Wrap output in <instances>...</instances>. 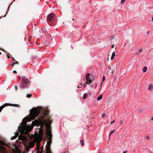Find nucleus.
<instances>
[{
	"mask_svg": "<svg viewBox=\"0 0 153 153\" xmlns=\"http://www.w3.org/2000/svg\"><path fill=\"white\" fill-rule=\"evenodd\" d=\"M30 111V116L33 120H34L36 117L39 116L42 120L46 115V114L43 113H42V114H43V115H41L40 116V111L36 107L33 108Z\"/></svg>",
	"mask_w": 153,
	"mask_h": 153,
	"instance_id": "2",
	"label": "nucleus"
},
{
	"mask_svg": "<svg viewBox=\"0 0 153 153\" xmlns=\"http://www.w3.org/2000/svg\"><path fill=\"white\" fill-rule=\"evenodd\" d=\"M126 1V0H121V3H123L124 2Z\"/></svg>",
	"mask_w": 153,
	"mask_h": 153,
	"instance_id": "32",
	"label": "nucleus"
},
{
	"mask_svg": "<svg viewBox=\"0 0 153 153\" xmlns=\"http://www.w3.org/2000/svg\"><path fill=\"white\" fill-rule=\"evenodd\" d=\"M4 51L7 54V58H9L10 57V56L9 55V54H8V53L7 52V51H6L4 50V51Z\"/></svg>",
	"mask_w": 153,
	"mask_h": 153,
	"instance_id": "16",
	"label": "nucleus"
},
{
	"mask_svg": "<svg viewBox=\"0 0 153 153\" xmlns=\"http://www.w3.org/2000/svg\"><path fill=\"white\" fill-rule=\"evenodd\" d=\"M11 58L12 59V60L13 61H15V60L13 57H11Z\"/></svg>",
	"mask_w": 153,
	"mask_h": 153,
	"instance_id": "35",
	"label": "nucleus"
},
{
	"mask_svg": "<svg viewBox=\"0 0 153 153\" xmlns=\"http://www.w3.org/2000/svg\"><path fill=\"white\" fill-rule=\"evenodd\" d=\"M145 138H146L147 140H148L150 139V136H148L147 137H145Z\"/></svg>",
	"mask_w": 153,
	"mask_h": 153,
	"instance_id": "23",
	"label": "nucleus"
},
{
	"mask_svg": "<svg viewBox=\"0 0 153 153\" xmlns=\"http://www.w3.org/2000/svg\"><path fill=\"white\" fill-rule=\"evenodd\" d=\"M95 79V78H93L92 79V80L93 81L94 79Z\"/></svg>",
	"mask_w": 153,
	"mask_h": 153,
	"instance_id": "42",
	"label": "nucleus"
},
{
	"mask_svg": "<svg viewBox=\"0 0 153 153\" xmlns=\"http://www.w3.org/2000/svg\"><path fill=\"white\" fill-rule=\"evenodd\" d=\"M88 96V94L87 93L84 94L83 96V99H85Z\"/></svg>",
	"mask_w": 153,
	"mask_h": 153,
	"instance_id": "15",
	"label": "nucleus"
},
{
	"mask_svg": "<svg viewBox=\"0 0 153 153\" xmlns=\"http://www.w3.org/2000/svg\"><path fill=\"white\" fill-rule=\"evenodd\" d=\"M8 54H9V55H11V56H12V55H11L9 53H8Z\"/></svg>",
	"mask_w": 153,
	"mask_h": 153,
	"instance_id": "45",
	"label": "nucleus"
},
{
	"mask_svg": "<svg viewBox=\"0 0 153 153\" xmlns=\"http://www.w3.org/2000/svg\"><path fill=\"white\" fill-rule=\"evenodd\" d=\"M115 131H112L110 132L109 134V136H111L114 132H115Z\"/></svg>",
	"mask_w": 153,
	"mask_h": 153,
	"instance_id": "19",
	"label": "nucleus"
},
{
	"mask_svg": "<svg viewBox=\"0 0 153 153\" xmlns=\"http://www.w3.org/2000/svg\"><path fill=\"white\" fill-rule=\"evenodd\" d=\"M139 51L140 52H141L142 51V49H140V50H139Z\"/></svg>",
	"mask_w": 153,
	"mask_h": 153,
	"instance_id": "37",
	"label": "nucleus"
},
{
	"mask_svg": "<svg viewBox=\"0 0 153 153\" xmlns=\"http://www.w3.org/2000/svg\"><path fill=\"white\" fill-rule=\"evenodd\" d=\"M50 145H47L46 146V150L47 153H51V147Z\"/></svg>",
	"mask_w": 153,
	"mask_h": 153,
	"instance_id": "8",
	"label": "nucleus"
},
{
	"mask_svg": "<svg viewBox=\"0 0 153 153\" xmlns=\"http://www.w3.org/2000/svg\"><path fill=\"white\" fill-rule=\"evenodd\" d=\"M105 76H103V77H102V82L101 84V85H102V83L105 80Z\"/></svg>",
	"mask_w": 153,
	"mask_h": 153,
	"instance_id": "20",
	"label": "nucleus"
},
{
	"mask_svg": "<svg viewBox=\"0 0 153 153\" xmlns=\"http://www.w3.org/2000/svg\"><path fill=\"white\" fill-rule=\"evenodd\" d=\"M80 144L82 146H83L84 145V142L83 140L82 139L80 141Z\"/></svg>",
	"mask_w": 153,
	"mask_h": 153,
	"instance_id": "18",
	"label": "nucleus"
},
{
	"mask_svg": "<svg viewBox=\"0 0 153 153\" xmlns=\"http://www.w3.org/2000/svg\"><path fill=\"white\" fill-rule=\"evenodd\" d=\"M105 113H103L102 114V117H103V118H104L105 117Z\"/></svg>",
	"mask_w": 153,
	"mask_h": 153,
	"instance_id": "27",
	"label": "nucleus"
},
{
	"mask_svg": "<svg viewBox=\"0 0 153 153\" xmlns=\"http://www.w3.org/2000/svg\"><path fill=\"white\" fill-rule=\"evenodd\" d=\"M111 48H114V45H111Z\"/></svg>",
	"mask_w": 153,
	"mask_h": 153,
	"instance_id": "39",
	"label": "nucleus"
},
{
	"mask_svg": "<svg viewBox=\"0 0 153 153\" xmlns=\"http://www.w3.org/2000/svg\"><path fill=\"white\" fill-rule=\"evenodd\" d=\"M147 67L145 66L144 67L143 69V71L144 72H145L147 71Z\"/></svg>",
	"mask_w": 153,
	"mask_h": 153,
	"instance_id": "17",
	"label": "nucleus"
},
{
	"mask_svg": "<svg viewBox=\"0 0 153 153\" xmlns=\"http://www.w3.org/2000/svg\"><path fill=\"white\" fill-rule=\"evenodd\" d=\"M6 14H5V15L3 16V17H5V16H6Z\"/></svg>",
	"mask_w": 153,
	"mask_h": 153,
	"instance_id": "44",
	"label": "nucleus"
},
{
	"mask_svg": "<svg viewBox=\"0 0 153 153\" xmlns=\"http://www.w3.org/2000/svg\"><path fill=\"white\" fill-rule=\"evenodd\" d=\"M95 88H96L97 86V83H95Z\"/></svg>",
	"mask_w": 153,
	"mask_h": 153,
	"instance_id": "41",
	"label": "nucleus"
},
{
	"mask_svg": "<svg viewBox=\"0 0 153 153\" xmlns=\"http://www.w3.org/2000/svg\"><path fill=\"white\" fill-rule=\"evenodd\" d=\"M74 20V19H72V20Z\"/></svg>",
	"mask_w": 153,
	"mask_h": 153,
	"instance_id": "48",
	"label": "nucleus"
},
{
	"mask_svg": "<svg viewBox=\"0 0 153 153\" xmlns=\"http://www.w3.org/2000/svg\"><path fill=\"white\" fill-rule=\"evenodd\" d=\"M22 123L23 125L19 126L18 127L19 132L15 133V135L11 137V140H13L16 139L18 136L19 138L21 136H22L23 135L28 134L31 132L33 128V126L27 125V122L26 121L21 123V125Z\"/></svg>",
	"mask_w": 153,
	"mask_h": 153,
	"instance_id": "1",
	"label": "nucleus"
},
{
	"mask_svg": "<svg viewBox=\"0 0 153 153\" xmlns=\"http://www.w3.org/2000/svg\"><path fill=\"white\" fill-rule=\"evenodd\" d=\"M31 96V94H27L26 95V97L28 98H30Z\"/></svg>",
	"mask_w": 153,
	"mask_h": 153,
	"instance_id": "21",
	"label": "nucleus"
},
{
	"mask_svg": "<svg viewBox=\"0 0 153 153\" xmlns=\"http://www.w3.org/2000/svg\"><path fill=\"white\" fill-rule=\"evenodd\" d=\"M7 104H8L7 105H9V106H15V107H19V105L18 104H10L9 103H7Z\"/></svg>",
	"mask_w": 153,
	"mask_h": 153,
	"instance_id": "9",
	"label": "nucleus"
},
{
	"mask_svg": "<svg viewBox=\"0 0 153 153\" xmlns=\"http://www.w3.org/2000/svg\"><path fill=\"white\" fill-rule=\"evenodd\" d=\"M152 21H153V17H152Z\"/></svg>",
	"mask_w": 153,
	"mask_h": 153,
	"instance_id": "46",
	"label": "nucleus"
},
{
	"mask_svg": "<svg viewBox=\"0 0 153 153\" xmlns=\"http://www.w3.org/2000/svg\"><path fill=\"white\" fill-rule=\"evenodd\" d=\"M88 84V82H86L84 84V87H86L87 85Z\"/></svg>",
	"mask_w": 153,
	"mask_h": 153,
	"instance_id": "22",
	"label": "nucleus"
},
{
	"mask_svg": "<svg viewBox=\"0 0 153 153\" xmlns=\"http://www.w3.org/2000/svg\"><path fill=\"white\" fill-rule=\"evenodd\" d=\"M43 28H42V30H43Z\"/></svg>",
	"mask_w": 153,
	"mask_h": 153,
	"instance_id": "49",
	"label": "nucleus"
},
{
	"mask_svg": "<svg viewBox=\"0 0 153 153\" xmlns=\"http://www.w3.org/2000/svg\"><path fill=\"white\" fill-rule=\"evenodd\" d=\"M8 104H7V103H6L5 104L3 105H2L0 107V112H1V110L2 109L5 107L7 106V105Z\"/></svg>",
	"mask_w": 153,
	"mask_h": 153,
	"instance_id": "11",
	"label": "nucleus"
},
{
	"mask_svg": "<svg viewBox=\"0 0 153 153\" xmlns=\"http://www.w3.org/2000/svg\"><path fill=\"white\" fill-rule=\"evenodd\" d=\"M15 62H14L15 63V64H19V62L17 61H15Z\"/></svg>",
	"mask_w": 153,
	"mask_h": 153,
	"instance_id": "31",
	"label": "nucleus"
},
{
	"mask_svg": "<svg viewBox=\"0 0 153 153\" xmlns=\"http://www.w3.org/2000/svg\"><path fill=\"white\" fill-rule=\"evenodd\" d=\"M35 119V120L33 121L32 123L33 124L34 126H36L37 125H39L40 123H42L43 122L42 119H40L39 120H36Z\"/></svg>",
	"mask_w": 153,
	"mask_h": 153,
	"instance_id": "6",
	"label": "nucleus"
},
{
	"mask_svg": "<svg viewBox=\"0 0 153 153\" xmlns=\"http://www.w3.org/2000/svg\"><path fill=\"white\" fill-rule=\"evenodd\" d=\"M39 134H40V135L41 136H42L43 134V129L42 128H40L39 129Z\"/></svg>",
	"mask_w": 153,
	"mask_h": 153,
	"instance_id": "10",
	"label": "nucleus"
},
{
	"mask_svg": "<svg viewBox=\"0 0 153 153\" xmlns=\"http://www.w3.org/2000/svg\"><path fill=\"white\" fill-rule=\"evenodd\" d=\"M43 149H42L41 152H38L37 153H43Z\"/></svg>",
	"mask_w": 153,
	"mask_h": 153,
	"instance_id": "33",
	"label": "nucleus"
},
{
	"mask_svg": "<svg viewBox=\"0 0 153 153\" xmlns=\"http://www.w3.org/2000/svg\"><path fill=\"white\" fill-rule=\"evenodd\" d=\"M31 82L29 81L26 77L22 76L21 81V83L19 84V88L22 90L28 88L27 85L30 83Z\"/></svg>",
	"mask_w": 153,
	"mask_h": 153,
	"instance_id": "3",
	"label": "nucleus"
},
{
	"mask_svg": "<svg viewBox=\"0 0 153 153\" xmlns=\"http://www.w3.org/2000/svg\"><path fill=\"white\" fill-rule=\"evenodd\" d=\"M153 88V85L152 84H150L149 85L148 89L149 90H152Z\"/></svg>",
	"mask_w": 153,
	"mask_h": 153,
	"instance_id": "12",
	"label": "nucleus"
},
{
	"mask_svg": "<svg viewBox=\"0 0 153 153\" xmlns=\"http://www.w3.org/2000/svg\"><path fill=\"white\" fill-rule=\"evenodd\" d=\"M30 145L31 147H33L34 146V144L33 143H30Z\"/></svg>",
	"mask_w": 153,
	"mask_h": 153,
	"instance_id": "28",
	"label": "nucleus"
},
{
	"mask_svg": "<svg viewBox=\"0 0 153 153\" xmlns=\"http://www.w3.org/2000/svg\"><path fill=\"white\" fill-rule=\"evenodd\" d=\"M15 64V63H14V62H12V67H13L14 66V65Z\"/></svg>",
	"mask_w": 153,
	"mask_h": 153,
	"instance_id": "34",
	"label": "nucleus"
},
{
	"mask_svg": "<svg viewBox=\"0 0 153 153\" xmlns=\"http://www.w3.org/2000/svg\"><path fill=\"white\" fill-rule=\"evenodd\" d=\"M90 74L89 73H88L86 75L85 78L86 80V82H88V84H90L92 82V80L90 78L89 76Z\"/></svg>",
	"mask_w": 153,
	"mask_h": 153,
	"instance_id": "7",
	"label": "nucleus"
},
{
	"mask_svg": "<svg viewBox=\"0 0 153 153\" xmlns=\"http://www.w3.org/2000/svg\"><path fill=\"white\" fill-rule=\"evenodd\" d=\"M88 94L89 95H90L91 94V92L90 91H89L88 92Z\"/></svg>",
	"mask_w": 153,
	"mask_h": 153,
	"instance_id": "29",
	"label": "nucleus"
},
{
	"mask_svg": "<svg viewBox=\"0 0 153 153\" xmlns=\"http://www.w3.org/2000/svg\"><path fill=\"white\" fill-rule=\"evenodd\" d=\"M115 122V120H113L110 123V124H113V123H114V122Z\"/></svg>",
	"mask_w": 153,
	"mask_h": 153,
	"instance_id": "30",
	"label": "nucleus"
},
{
	"mask_svg": "<svg viewBox=\"0 0 153 153\" xmlns=\"http://www.w3.org/2000/svg\"><path fill=\"white\" fill-rule=\"evenodd\" d=\"M127 153V151H125L123 152V153Z\"/></svg>",
	"mask_w": 153,
	"mask_h": 153,
	"instance_id": "40",
	"label": "nucleus"
},
{
	"mask_svg": "<svg viewBox=\"0 0 153 153\" xmlns=\"http://www.w3.org/2000/svg\"><path fill=\"white\" fill-rule=\"evenodd\" d=\"M51 140H49V141L47 142V145H50L51 146Z\"/></svg>",
	"mask_w": 153,
	"mask_h": 153,
	"instance_id": "24",
	"label": "nucleus"
},
{
	"mask_svg": "<svg viewBox=\"0 0 153 153\" xmlns=\"http://www.w3.org/2000/svg\"><path fill=\"white\" fill-rule=\"evenodd\" d=\"M13 72L14 73H15V74L17 73V72H16V71H13Z\"/></svg>",
	"mask_w": 153,
	"mask_h": 153,
	"instance_id": "36",
	"label": "nucleus"
},
{
	"mask_svg": "<svg viewBox=\"0 0 153 153\" xmlns=\"http://www.w3.org/2000/svg\"><path fill=\"white\" fill-rule=\"evenodd\" d=\"M149 33V31H148L147 33V34H148Z\"/></svg>",
	"mask_w": 153,
	"mask_h": 153,
	"instance_id": "43",
	"label": "nucleus"
},
{
	"mask_svg": "<svg viewBox=\"0 0 153 153\" xmlns=\"http://www.w3.org/2000/svg\"><path fill=\"white\" fill-rule=\"evenodd\" d=\"M51 123H50V124H48V131L47 133V135L48 136H49V138H51V137L52 136V135L51 131V130L50 128V126Z\"/></svg>",
	"mask_w": 153,
	"mask_h": 153,
	"instance_id": "5",
	"label": "nucleus"
},
{
	"mask_svg": "<svg viewBox=\"0 0 153 153\" xmlns=\"http://www.w3.org/2000/svg\"><path fill=\"white\" fill-rule=\"evenodd\" d=\"M123 122V120H120V124L122 125Z\"/></svg>",
	"mask_w": 153,
	"mask_h": 153,
	"instance_id": "25",
	"label": "nucleus"
},
{
	"mask_svg": "<svg viewBox=\"0 0 153 153\" xmlns=\"http://www.w3.org/2000/svg\"><path fill=\"white\" fill-rule=\"evenodd\" d=\"M15 88L16 90V91L18 89L17 87L15 86Z\"/></svg>",
	"mask_w": 153,
	"mask_h": 153,
	"instance_id": "38",
	"label": "nucleus"
},
{
	"mask_svg": "<svg viewBox=\"0 0 153 153\" xmlns=\"http://www.w3.org/2000/svg\"><path fill=\"white\" fill-rule=\"evenodd\" d=\"M37 149L39 151L41 150V148L39 146H38L37 147Z\"/></svg>",
	"mask_w": 153,
	"mask_h": 153,
	"instance_id": "26",
	"label": "nucleus"
},
{
	"mask_svg": "<svg viewBox=\"0 0 153 153\" xmlns=\"http://www.w3.org/2000/svg\"><path fill=\"white\" fill-rule=\"evenodd\" d=\"M56 18V16L54 13H51L49 14L47 18V21L48 24L49 25L51 24V23L49 22H51L52 20L54 22V23H56V22L55 21Z\"/></svg>",
	"mask_w": 153,
	"mask_h": 153,
	"instance_id": "4",
	"label": "nucleus"
},
{
	"mask_svg": "<svg viewBox=\"0 0 153 153\" xmlns=\"http://www.w3.org/2000/svg\"><path fill=\"white\" fill-rule=\"evenodd\" d=\"M115 56V52L114 51L112 53V56L111 57V60H112L114 59Z\"/></svg>",
	"mask_w": 153,
	"mask_h": 153,
	"instance_id": "13",
	"label": "nucleus"
},
{
	"mask_svg": "<svg viewBox=\"0 0 153 153\" xmlns=\"http://www.w3.org/2000/svg\"><path fill=\"white\" fill-rule=\"evenodd\" d=\"M1 54V53L0 52V55Z\"/></svg>",
	"mask_w": 153,
	"mask_h": 153,
	"instance_id": "47",
	"label": "nucleus"
},
{
	"mask_svg": "<svg viewBox=\"0 0 153 153\" xmlns=\"http://www.w3.org/2000/svg\"><path fill=\"white\" fill-rule=\"evenodd\" d=\"M102 95H100L97 98V100L98 101H100L102 99Z\"/></svg>",
	"mask_w": 153,
	"mask_h": 153,
	"instance_id": "14",
	"label": "nucleus"
}]
</instances>
